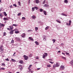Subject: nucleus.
I'll list each match as a JSON object with an SVG mask.
<instances>
[{
	"label": "nucleus",
	"mask_w": 73,
	"mask_h": 73,
	"mask_svg": "<svg viewBox=\"0 0 73 73\" xmlns=\"http://www.w3.org/2000/svg\"><path fill=\"white\" fill-rule=\"evenodd\" d=\"M64 2L66 3V4H68V1L67 0H65L64 1Z\"/></svg>",
	"instance_id": "obj_16"
},
{
	"label": "nucleus",
	"mask_w": 73,
	"mask_h": 73,
	"mask_svg": "<svg viewBox=\"0 0 73 73\" xmlns=\"http://www.w3.org/2000/svg\"><path fill=\"white\" fill-rule=\"evenodd\" d=\"M23 57L25 58V60H28V56L25 55H24L23 56Z\"/></svg>",
	"instance_id": "obj_3"
},
{
	"label": "nucleus",
	"mask_w": 73,
	"mask_h": 73,
	"mask_svg": "<svg viewBox=\"0 0 73 73\" xmlns=\"http://www.w3.org/2000/svg\"><path fill=\"white\" fill-rule=\"evenodd\" d=\"M13 42H14V40H13L11 41V43H13Z\"/></svg>",
	"instance_id": "obj_47"
},
{
	"label": "nucleus",
	"mask_w": 73,
	"mask_h": 73,
	"mask_svg": "<svg viewBox=\"0 0 73 73\" xmlns=\"http://www.w3.org/2000/svg\"><path fill=\"white\" fill-rule=\"evenodd\" d=\"M5 26V25L1 23H0V28H2V27H4Z\"/></svg>",
	"instance_id": "obj_6"
},
{
	"label": "nucleus",
	"mask_w": 73,
	"mask_h": 73,
	"mask_svg": "<svg viewBox=\"0 0 73 73\" xmlns=\"http://www.w3.org/2000/svg\"><path fill=\"white\" fill-rule=\"evenodd\" d=\"M15 39L16 40H17H17H18L19 39V38L17 37H16L15 38Z\"/></svg>",
	"instance_id": "obj_52"
},
{
	"label": "nucleus",
	"mask_w": 73,
	"mask_h": 73,
	"mask_svg": "<svg viewBox=\"0 0 73 73\" xmlns=\"http://www.w3.org/2000/svg\"><path fill=\"white\" fill-rule=\"evenodd\" d=\"M60 15H62V16H67V15L66 14H65L64 13H62L61 14H60Z\"/></svg>",
	"instance_id": "obj_8"
},
{
	"label": "nucleus",
	"mask_w": 73,
	"mask_h": 73,
	"mask_svg": "<svg viewBox=\"0 0 73 73\" xmlns=\"http://www.w3.org/2000/svg\"><path fill=\"white\" fill-rule=\"evenodd\" d=\"M32 54H31L29 55V57H32Z\"/></svg>",
	"instance_id": "obj_36"
},
{
	"label": "nucleus",
	"mask_w": 73,
	"mask_h": 73,
	"mask_svg": "<svg viewBox=\"0 0 73 73\" xmlns=\"http://www.w3.org/2000/svg\"><path fill=\"white\" fill-rule=\"evenodd\" d=\"M35 42L37 45H39V43H38V42L37 41H35Z\"/></svg>",
	"instance_id": "obj_19"
},
{
	"label": "nucleus",
	"mask_w": 73,
	"mask_h": 73,
	"mask_svg": "<svg viewBox=\"0 0 73 73\" xmlns=\"http://www.w3.org/2000/svg\"><path fill=\"white\" fill-rule=\"evenodd\" d=\"M40 11L41 12H42L43 11V9H40Z\"/></svg>",
	"instance_id": "obj_32"
},
{
	"label": "nucleus",
	"mask_w": 73,
	"mask_h": 73,
	"mask_svg": "<svg viewBox=\"0 0 73 73\" xmlns=\"http://www.w3.org/2000/svg\"><path fill=\"white\" fill-rule=\"evenodd\" d=\"M43 40H44V41H46V38H43Z\"/></svg>",
	"instance_id": "obj_54"
},
{
	"label": "nucleus",
	"mask_w": 73,
	"mask_h": 73,
	"mask_svg": "<svg viewBox=\"0 0 73 73\" xmlns=\"http://www.w3.org/2000/svg\"><path fill=\"white\" fill-rule=\"evenodd\" d=\"M40 68H37V70H40Z\"/></svg>",
	"instance_id": "obj_57"
},
{
	"label": "nucleus",
	"mask_w": 73,
	"mask_h": 73,
	"mask_svg": "<svg viewBox=\"0 0 73 73\" xmlns=\"http://www.w3.org/2000/svg\"><path fill=\"white\" fill-rule=\"evenodd\" d=\"M27 32H33V31L31 30H28Z\"/></svg>",
	"instance_id": "obj_38"
},
{
	"label": "nucleus",
	"mask_w": 73,
	"mask_h": 73,
	"mask_svg": "<svg viewBox=\"0 0 73 73\" xmlns=\"http://www.w3.org/2000/svg\"><path fill=\"white\" fill-rule=\"evenodd\" d=\"M19 5H20V2H19Z\"/></svg>",
	"instance_id": "obj_59"
},
{
	"label": "nucleus",
	"mask_w": 73,
	"mask_h": 73,
	"mask_svg": "<svg viewBox=\"0 0 73 73\" xmlns=\"http://www.w3.org/2000/svg\"><path fill=\"white\" fill-rule=\"evenodd\" d=\"M9 28H7V29L8 30V31H10V30H12V29H13V26H9Z\"/></svg>",
	"instance_id": "obj_2"
},
{
	"label": "nucleus",
	"mask_w": 73,
	"mask_h": 73,
	"mask_svg": "<svg viewBox=\"0 0 73 73\" xmlns=\"http://www.w3.org/2000/svg\"><path fill=\"white\" fill-rule=\"evenodd\" d=\"M64 69V66L61 65L60 67V70H63Z\"/></svg>",
	"instance_id": "obj_4"
},
{
	"label": "nucleus",
	"mask_w": 73,
	"mask_h": 73,
	"mask_svg": "<svg viewBox=\"0 0 73 73\" xmlns=\"http://www.w3.org/2000/svg\"><path fill=\"white\" fill-rule=\"evenodd\" d=\"M62 54H63V55H65V54L63 52H62Z\"/></svg>",
	"instance_id": "obj_55"
},
{
	"label": "nucleus",
	"mask_w": 73,
	"mask_h": 73,
	"mask_svg": "<svg viewBox=\"0 0 73 73\" xmlns=\"http://www.w3.org/2000/svg\"><path fill=\"white\" fill-rule=\"evenodd\" d=\"M60 66V63L59 62H56V64H54L53 66V68H54L57 67H59V66Z\"/></svg>",
	"instance_id": "obj_1"
},
{
	"label": "nucleus",
	"mask_w": 73,
	"mask_h": 73,
	"mask_svg": "<svg viewBox=\"0 0 73 73\" xmlns=\"http://www.w3.org/2000/svg\"><path fill=\"white\" fill-rule=\"evenodd\" d=\"M47 67H48V68H50V67H52V66H51V65L48 64V65H47Z\"/></svg>",
	"instance_id": "obj_24"
},
{
	"label": "nucleus",
	"mask_w": 73,
	"mask_h": 73,
	"mask_svg": "<svg viewBox=\"0 0 73 73\" xmlns=\"http://www.w3.org/2000/svg\"><path fill=\"white\" fill-rule=\"evenodd\" d=\"M6 35V33L4 32L3 33V36H5Z\"/></svg>",
	"instance_id": "obj_43"
},
{
	"label": "nucleus",
	"mask_w": 73,
	"mask_h": 73,
	"mask_svg": "<svg viewBox=\"0 0 73 73\" xmlns=\"http://www.w3.org/2000/svg\"><path fill=\"white\" fill-rule=\"evenodd\" d=\"M46 1L45 0H44V1H43V4H45V3Z\"/></svg>",
	"instance_id": "obj_50"
},
{
	"label": "nucleus",
	"mask_w": 73,
	"mask_h": 73,
	"mask_svg": "<svg viewBox=\"0 0 73 73\" xmlns=\"http://www.w3.org/2000/svg\"><path fill=\"white\" fill-rule=\"evenodd\" d=\"M0 70H5V68H0Z\"/></svg>",
	"instance_id": "obj_37"
},
{
	"label": "nucleus",
	"mask_w": 73,
	"mask_h": 73,
	"mask_svg": "<svg viewBox=\"0 0 73 73\" xmlns=\"http://www.w3.org/2000/svg\"><path fill=\"white\" fill-rule=\"evenodd\" d=\"M66 55H67V56H69V54L67 52H66Z\"/></svg>",
	"instance_id": "obj_28"
},
{
	"label": "nucleus",
	"mask_w": 73,
	"mask_h": 73,
	"mask_svg": "<svg viewBox=\"0 0 73 73\" xmlns=\"http://www.w3.org/2000/svg\"><path fill=\"white\" fill-rule=\"evenodd\" d=\"M0 49L1 52H3V51L4 50H3V49L1 48V49Z\"/></svg>",
	"instance_id": "obj_31"
},
{
	"label": "nucleus",
	"mask_w": 73,
	"mask_h": 73,
	"mask_svg": "<svg viewBox=\"0 0 73 73\" xmlns=\"http://www.w3.org/2000/svg\"><path fill=\"white\" fill-rule=\"evenodd\" d=\"M15 54H16V52H15L14 53V54H13V56H15Z\"/></svg>",
	"instance_id": "obj_60"
},
{
	"label": "nucleus",
	"mask_w": 73,
	"mask_h": 73,
	"mask_svg": "<svg viewBox=\"0 0 73 73\" xmlns=\"http://www.w3.org/2000/svg\"><path fill=\"white\" fill-rule=\"evenodd\" d=\"M22 19H23V20H25V19H25V17H22Z\"/></svg>",
	"instance_id": "obj_42"
},
{
	"label": "nucleus",
	"mask_w": 73,
	"mask_h": 73,
	"mask_svg": "<svg viewBox=\"0 0 73 73\" xmlns=\"http://www.w3.org/2000/svg\"><path fill=\"white\" fill-rule=\"evenodd\" d=\"M29 38L31 40V41H33V38H32L31 37H29Z\"/></svg>",
	"instance_id": "obj_21"
},
{
	"label": "nucleus",
	"mask_w": 73,
	"mask_h": 73,
	"mask_svg": "<svg viewBox=\"0 0 73 73\" xmlns=\"http://www.w3.org/2000/svg\"><path fill=\"white\" fill-rule=\"evenodd\" d=\"M15 33H19V31H16V30L15 31Z\"/></svg>",
	"instance_id": "obj_39"
},
{
	"label": "nucleus",
	"mask_w": 73,
	"mask_h": 73,
	"mask_svg": "<svg viewBox=\"0 0 73 73\" xmlns=\"http://www.w3.org/2000/svg\"><path fill=\"white\" fill-rule=\"evenodd\" d=\"M1 65H2V66H5V64L4 63H1Z\"/></svg>",
	"instance_id": "obj_25"
},
{
	"label": "nucleus",
	"mask_w": 73,
	"mask_h": 73,
	"mask_svg": "<svg viewBox=\"0 0 73 73\" xmlns=\"http://www.w3.org/2000/svg\"><path fill=\"white\" fill-rule=\"evenodd\" d=\"M3 20H4V21H5L6 20H8V18H4L3 19Z\"/></svg>",
	"instance_id": "obj_14"
},
{
	"label": "nucleus",
	"mask_w": 73,
	"mask_h": 73,
	"mask_svg": "<svg viewBox=\"0 0 73 73\" xmlns=\"http://www.w3.org/2000/svg\"><path fill=\"white\" fill-rule=\"evenodd\" d=\"M60 15H62V16H67V15L66 14H65L64 13H62L61 14H60Z\"/></svg>",
	"instance_id": "obj_7"
},
{
	"label": "nucleus",
	"mask_w": 73,
	"mask_h": 73,
	"mask_svg": "<svg viewBox=\"0 0 73 73\" xmlns=\"http://www.w3.org/2000/svg\"><path fill=\"white\" fill-rule=\"evenodd\" d=\"M35 11V7H32V12H33Z\"/></svg>",
	"instance_id": "obj_23"
},
{
	"label": "nucleus",
	"mask_w": 73,
	"mask_h": 73,
	"mask_svg": "<svg viewBox=\"0 0 73 73\" xmlns=\"http://www.w3.org/2000/svg\"><path fill=\"white\" fill-rule=\"evenodd\" d=\"M42 57L43 58H45V55L44 54L42 55Z\"/></svg>",
	"instance_id": "obj_22"
},
{
	"label": "nucleus",
	"mask_w": 73,
	"mask_h": 73,
	"mask_svg": "<svg viewBox=\"0 0 73 73\" xmlns=\"http://www.w3.org/2000/svg\"><path fill=\"white\" fill-rule=\"evenodd\" d=\"M49 28V27L48 26L46 27L45 28V30H47V29H48V28Z\"/></svg>",
	"instance_id": "obj_30"
},
{
	"label": "nucleus",
	"mask_w": 73,
	"mask_h": 73,
	"mask_svg": "<svg viewBox=\"0 0 73 73\" xmlns=\"http://www.w3.org/2000/svg\"><path fill=\"white\" fill-rule=\"evenodd\" d=\"M44 6V7H49V5L48 4H45Z\"/></svg>",
	"instance_id": "obj_13"
},
{
	"label": "nucleus",
	"mask_w": 73,
	"mask_h": 73,
	"mask_svg": "<svg viewBox=\"0 0 73 73\" xmlns=\"http://www.w3.org/2000/svg\"><path fill=\"white\" fill-rule=\"evenodd\" d=\"M21 13H19V16H20L21 15Z\"/></svg>",
	"instance_id": "obj_61"
},
{
	"label": "nucleus",
	"mask_w": 73,
	"mask_h": 73,
	"mask_svg": "<svg viewBox=\"0 0 73 73\" xmlns=\"http://www.w3.org/2000/svg\"><path fill=\"white\" fill-rule=\"evenodd\" d=\"M3 49V46H1L0 47V49Z\"/></svg>",
	"instance_id": "obj_53"
},
{
	"label": "nucleus",
	"mask_w": 73,
	"mask_h": 73,
	"mask_svg": "<svg viewBox=\"0 0 73 73\" xmlns=\"http://www.w3.org/2000/svg\"><path fill=\"white\" fill-rule=\"evenodd\" d=\"M61 45H64V43H62L61 44Z\"/></svg>",
	"instance_id": "obj_62"
},
{
	"label": "nucleus",
	"mask_w": 73,
	"mask_h": 73,
	"mask_svg": "<svg viewBox=\"0 0 73 73\" xmlns=\"http://www.w3.org/2000/svg\"><path fill=\"white\" fill-rule=\"evenodd\" d=\"M13 26H14L15 27H16L17 26V25L15 24H13L12 25Z\"/></svg>",
	"instance_id": "obj_33"
},
{
	"label": "nucleus",
	"mask_w": 73,
	"mask_h": 73,
	"mask_svg": "<svg viewBox=\"0 0 73 73\" xmlns=\"http://www.w3.org/2000/svg\"><path fill=\"white\" fill-rule=\"evenodd\" d=\"M62 58H63V59H64V60H66V58H65V57L62 56Z\"/></svg>",
	"instance_id": "obj_41"
},
{
	"label": "nucleus",
	"mask_w": 73,
	"mask_h": 73,
	"mask_svg": "<svg viewBox=\"0 0 73 73\" xmlns=\"http://www.w3.org/2000/svg\"><path fill=\"white\" fill-rule=\"evenodd\" d=\"M19 68L20 69V70H22V69H23V67H22V66L21 65H19Z\"/></svg>",
	"instance_id": "obj_11"
},
{
	"label": "nucleus",
	"mask_w": 73,
	"mask_h": 73,
	"mask_svg": "<svg viewBox=\"0 0 73 73\" xmlns=\"http://www.w3.org/2000/svg\"><path fill=\"white\" fill-rule=\"evenodd\" d=\"M35 31H37L38 30V27H35Z\"/></svg>",
	"instance_id": "obj_34"
},
{
	"label": "nucleus",
	"mask_w": 73,
	"mask_h": 73,
	"mask_svg": "<svg viewBox=\"0 0 73 73\" xmlns=\"http://www.w3.org/2000/svg\"><path fill=\"white\" fill-rule=\"evenodd\" d=\"M10 8H12V5H11L10 6Z\"/></svg>",
	"instance_id": "obj_64"
},
{
	"label": "nucleus",
	"mask_w": 73,
	"mask_h": 73,
	"mask_svg": "<svg viewBox=\"0 0 73 73\" xmlns=\"http://www.w3.org/2000/svg\"><path fill=\"white\" fill-rule=\"evenodd\" d=\"M36 59H38V56H36Z\"/></svg>",
	"instance_id": "obj_58"
},
{
	"label": "nucleus",
	"mask_w": 73,
	"mask_h": 73,
	"mask_svg": "<svg viewBox=\"0 0 73 73\" xmlns=\"http://www.w3.org/2000/svg\"><path fill=\"white\" fill-rule=\"evenodd\" d=\"M13 6H14V7H17V5H16V4H14L13 5Z\"/></svg>",
	"instance_id": "obj_44"
},
{
	"label": "nucleus",
	"mask_w": 73,
	"mask_h": 73,
	"mask_svg": "<svg viewBox=\"0 0 73 73\" xmlns=\"http://www.w3.org/2000/svg\"><path fill=\"white\" fill-rule=\"evenodd\" d=\"M13 31H14V30H11L10 31L9 33L11 34V35H12V34H13Z\"/></svg>",
	"instance_id": "obj_12"
},
{
	"label": "nucleus",
	"mask_w": 73,
	"mask_h": 73,
	"mask_svg": "<svg viewBox=\"0 0 73 73\" xmlns=\"http://www.w3.org/2000/svg\"><path fill=\"white\" fill-rule=\"evenodd\" d=\"M31 17L33 19H36V17L35 15H33Z\"/></svg>",
	"instance_id": "obj_9"
},
{
	"label": "nucleus",
	"mask_w": 73,
	"mask_h": 73,
	"mask_svg": "<svg viewBox=\"0 0 73 73\" xmlns=\"http://www.w3.org/2000/svg\"><path fill=\"white\" fill-rule=\"evenodd\" d=\"M66 25H69V24H68V23H66Z\"/></svg>",
	"instance_id": "obj_63"
},
{
	"label": "nucleus",
	"mask_w": 73,
	"mask_h": 73,
	"mask_svg": "<svg viewBox=\"0 0 73 73\" xmlns=\"http://www.w3.org/2000/svg\"><path fill=\"white\" fill-rule=\"evenodd\" d=\"M49 62H50V63H51V64H54V62H52L50 61Z\"/></svg>",
	"instance_id": "obj_45"
},
{
	"label": "nucleus",
	"mask_w": 73,
	"mask_h": 73,
	"mask_svg": "<svg viewBox=\"0 0 73 73\" xmlns=\"http://www.w3.org/2000/svg\"><path fill=\"white\" fill-rule=\"evenodd\" d=\"M19 63L20 64H23V61L22 60H21L19 61Z\"/></svg>",
	"instance_id": "obj_20"
},
{
	"label": "nucleus",
	"mask_w": 73,
	"mask_h": 73,
	"mask_svg": "<svg viewBox=\"0 0 73 73\" xmlns=\"http://www.w3.org/2000/svg\"><path fill=\"white\" fill-rule=\"evenodd\" d=\"M70 64L71 66H73V60H72L70 62Z\"/></svg>",
	"instance_id": "obj_10"
},
{
	"label": "nucleus",
	"mask_w": 73,
	"mask_h": 73,
	"mask_svg": "<svg viewBox=\"0 0 73 73\" xmlns=\"http://www.w3.org/2000/svg\"><path fill=\"white\" fill-rule=\"evenodd\" d=\"M56 21L57 22V23H61V22L58 21V20H56Z\"/></svg>",
	"instance_id": "obj_35"
},
{
	"label": "nucleus",
	"mask_w": 73,
	"mask_h": 73,
	"mask_svg": "<svg viewBox=\"0 0 73 73\" xmlns=\"http://www.w3.org/2000/svg\"><path fill=\"white\" fill-rule=\"evenodd\" d=\"M32 65H31L29 66V67L28 68H31V66H32Z\"/></svg>",
	"instance_id": "obj_46"
},
{
	"label": "nucleus",
	"mask_w": 73,
	"mask_h": 73,
	"mask_svg": "<svg viewBox=\"0 0 73 73\" xmlns=\"http://www.w3.org/2000/svg\"><path fill=\"white\" fill-rule=\"evenodd\" d=\"M35 2L36 3V4H38L39 3L40 1L38 0H35Z\"/></svg>",
	"instance_id": "obj_15"
},
{
	"label": "nucleus",
	"mask_w": 73,
	"mask_h": 73,
	"mask_svg": "<svg viewBox=\"0 0 73 73\" xmlns=\"http://www.w3.org/2000/svg\"><path fill=\"white\" fill-rule=\"evenodd\" d=\"M72 23V21H71L70 20L69 21V23L68 24L70 26V25H71V23Z\"/></svg>",
	"instance_id": "obj_18"
},
{
	"label": "nucleus",
	"mask_w": 73,
	"mask_h": 73,
	"mask_svg": "<svg viewBox=\"0 0 73 73\" xmlns=\"http://www.w3.org/2000/svg\"><path fill=\"white\" fill-rule=\"evenodd\" d=\"M28 69L29 70L31 71V69H30V68H28Z\"/></svg>",
	"instance_id": "obj_56"
},
{
	"label": "nucleus",
	"mask_w": 73,
	"mask_h": 73,
	"mask_svg": "<svg viewBox=\"0 0 73 73\" xmlns=\"http://www.w3.org/2000/svg\"><path fill=\"white\" fill-rule=\"evenodd\" d=\"M3 13L5 16H7V14L5 12H4Z\"/></svg>",
	"instance_id": "obj_29"
},
{
	"label": "nucleus",
	"mask_w": 73,
	"mask_h": 73,
	"mask_svg": "<svg viewBox=\"0 0 73 73\" xmlns=\"http://www.w3.org/2000/svg\"><path fill=\"white\" fill-rule=\"evenodd\" d=\"M0 16L1 17H3V14H0Z\"/></svg>",
	"instance_id": "obj_51"
},
{
	"label": "nucleus",
	"mask_w": 73,
	"mask_h": 73,
	"mask_svg": "<svg viewBox=\"0 0 73 73\" xmlns=\"http://www.w3.org/2000/svg\"><path fill=\"white\" fill-rule=\"evenodd\" d=\"M5 60H6V61H9L8 58H7V59H5Z\"/></svg>",
	"instance_id": "obj_48"
},
{
	"label": "nucleus",
	"mask_w": 73,
	"mask_h": 73,
	"mask_svg": "<svg viewBox=\"0 0 73 73\" xmlns=\"http://www.w3.org/2000/svg\"><path fill=\"white\" fill-rule=\"evenodd\" d=\"M43 13H44V15H46L47 14H46V11L44 10L43 11Z\"/></svg>",
	"instance_id": "obj_17"
},
{
	"label": "nucleus",
	"mask_w": 73,
	"mask_h": 73,
	"mask_svg": "<svg viewBox=\"0 0 73 73\" xmlns=\"http://www.w3.org/2000/svg\"><path fill=\"white\" fill-rule=\"evenodd\" d=\"M21 36L23 38H25V33H23L21 35Z\"/></svg>",
	"instance_id": "obj_5"
},
{
	"label": "nucleus",
	"mask_w": 73,
	"mask_h": 73,
	"mask_svg": "<svg viewBox=\"0 0 73 73\" xmlns=\"http://www.w3.org/2000/svg\"><path fill=\"white\" fill-rule=\"evenodd\" d=\"M34 8H35L36 10H37L38 9V7H34Z\"/></svg>",
	"instance_id": "obj_40"
},
{
	"label": "nucleus",
	"mask_w": 73,
	"mask_h": 73,
	"mask_svg": "<svg viewBox=\"0 0 73 73\" xmlns=\"http://www.w3.org/2000/svg\"><path fill=\"white\" fill-rule=\"evenodd\" d=\"M52 41H53V43H54L56 42V40L54 39H53Z\"/></svg>",
	"instance_id": "obj_26"
},
{
	"label": "nucleus",
	"mask_w": 73,
	"mask_h": 73,
	"mask_svg": "<svg viewBox=\"0 0 73 73\" xmlns=\"http://www.w3.org/2000/svg\"><path fill=\"white\" fill-rule=\"evenodd\" d=\"M44 54H45V56H47L48 55V54H47V53H44Z\"/></svg>",
	"instance_id": "obj_49"
},
{
	"label": "nucleus",
	"mask_w": 73,
	"mask_h": 73,
	"mask_svg": "<svg viewBox=\"0 0 73 73\" xmlns=\"http://www.w3.org/2000/svg\"><path fill=\"white\" fill-rule=\"evenodd\" d=\"M11 61H12V62H15L16 61V60H14V59L12 58Z\"/></svg>",
	"instance_id": "obj_27"
}]
</instances>
